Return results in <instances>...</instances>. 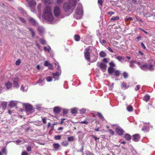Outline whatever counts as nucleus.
Segmentation results:
<instances>
[{
    "mask_svg": "<svg viewBox=\"0 0 155 155\" xmlns=\"http://www.w3.org/2000/svg\"><path fill=\"white\" fill-rule=\"evenodd\" d=\"M114 71V68L109 67L108 69V72L109 74H111Z\"/></svg>",
    "mask_w": 155,
    "mask_h": 155,
    "instance_id": "nucleus-24",
    "label": "nucleus"
},
{
    "mask_svg": "<svg viewBox=\"0 0 155 155\" xmlns=\"http://www.w3.org/2000/svg\"><path fill=\"white\" fill-rule=\"evenodd\" d=\"M97 65L98 67L100 68L102 71L104 72L105 71L107 67L106 64L103 63L97 62Z\"/></svg>",
    "mask_w": 155,
    "mask_h": 155,
    "instance_id": "nucleus-6",
    "label": "nucleus"
},
{
    "mask_svg": "<svg viewBox=\"0 0 155 155\" xmlns=\"http://www.w3.org/2000/svg\"><path fill=\"white\" fill-rule=\"evenodd\" d=\"M97 116L99 117V118L102 121H104L105 120V119L104 117L102 115L99 113H97Z\"/></svg>",
    "mask_w": 155,
    "mask_h": 155,
    "instance_id": "nucleus-32",
    "label": "nucleus"
},
{
    "mask_svg": "<svg viewBox=\"0 0 155 155\" xmlns=\"http://www.w3.org/2000/svg\"><path fill=\"white\" fill-rule=\"evenodd\" d=\"M71 113L72 114H74L76 113L77 112V108H74L71 109Z\"/></svg>",
    "mask_w": 155,
    "mask_h": 155,
    "instance_id": "nucleus-40",
    "label": "nucleus"
},
{
    "mask_svg": "<svg viewBox=\"0 0 155 155\" xmlns=\"http://www.w3.org/2000/svg\"><path fill=\"white\" fill-rule=\"evenodd\" d=\"M61 72L59 71L53 73V78L55 79L54 81L58 79V77L61 75Z\"/></svg>",
    "mask_w": 155,
    "mask_h": 155,
    "instance_id": "nucleus-15",
    "label": "nucleus"
},
{
    "mask_svg": "<svg viewBox=\"0 0 155 155\" xmlns=\"http://www.w3.org/2000/svg\"><path fill=\"white\" fill-rule=\"evenodd\" d=\"M1 105L2 106H3L5 108L7 106V103L5 102H3Z\"/></svg>",
    "mask_w": 155,
    "mask_h": 155,
    "instance_id": "nucleus-51",
    "label": "nucleus"
},
{
    "mask_svg": "<svg viewBox=\"0 0 155 155\" xmlns=\"http://www.w3.org/2000/svg\"><path fill=\"white\" fill-rule=\"evenodd\" d=\"M136 64L139 66L140 68L142 70L144 71H147L148 64L146 63L137 62Z\"/></svg>",
    "mask_w": 155,
    "mask_h": 155,
    "instance_id": "nucleus-5",
    "label": "nucleus"
},
{
    "mask_svg": "<svg viewBox=\"0 0 155 155\" xmlns=\"http://www.w3.org/2000/svg\"><path fill=\"white\" fill-rule=\"evenodd\" d=\"M5 86L8 89H9L12 87V84L11 83L8 81L5 84Z\"/></svg>",
    "mask_w": 155,
    "mask_h": 155,
    "instance_id": "nucleus-22",
    "label": "nucleus"
},
{
    "mask_svg": "<svg viewBox=\"0 0 155 155\" xmlns=\"http://www.w3.org/2000/svg\"><path fill=\"white\" fill-rule=\"evenodd\" d=\"M29 22L33 25H35L38 24L37 21L33 18L30 17L29 19Z\"/></svg>",
    "mask_w": 155,
    "mask_h": 155,
    "instance_id": "nucleus-14",
    "label": "nucleus"
},
{
    "mask_svg": "<svg viewBox=\"0 0 155 155\" xmlns=\"http://www.w3.org/2000/svg\"><path fill=\"white\" fill-rule=\"evenodd\" d=\"M54 13L55 16H59L61 13V10L59 7L57 6L54 7Z\"/></svg>",
    "mask_w": 155,
    "mask_h": 155,
    "instance_id": "nucleus-7",
    "label": "nucleus"
},
{
    "mask_svg": "<svg viewBox=\"0 0 155 155\" xmlns=\"http://www.w3.org/2000/svg\"><path fill=\"white\" fill-rule=\"evenodd\" d=\"M124 138L125 139L127 140H130L131 139V136L128 134H126L124 135Z\"/></svg>",
    "mask_w": 155,
    "mask_h": 155,
    "instance_id": "nucleus-25",
    "label": "nucleus"
},
{
    "mask_svg": "<svg viewBox=\"0 0 155 155\" xmlns=\"http://www.w3.org/2000/svg\"><path fill=\"white\" fill-rule=\"evenodd\" d=\"M24 106L26 110L28 111H30L32 110V106L29 104H25Z\"/></svg>",
    "mask_w": 155,
    "mask_h": 155,
    "instance_id": "nucleus-11",
    "label": "nucleus"
},
{
    "mask_svg": "<svg viewBox=\"0 0 155 155\" xmlns=\"http://www.w3.org/2000/svg\"><path fill=\"white\" fill-rule=\"evenodd\" d=\"M89 50V48H86L84 50V54L85 59L87 61L91 62V63H93L96 61L97 59V57H95L94 60L92 61L90 60V53Z\"/></svg>",
    "mask_w": 155,
    "mask_h": 155,
    "instance_id": "nucleus-4",
    "label": "nucleus"
},
{
    "mask_svg": "<svg viewBox=\"0 0 155 155\" xmlns=\"http://www.w3.org/2000/svg\"><path fill=\"white\" fill-rule=\"evenodd\" d=\"M13 84L14 87L18 88L19 87V85L18 83V78L17 77L14 78Z\"/></svg>",
    "mask_w": 155,
    "mask_h": 155,
    "instance_id": "nucleus-10",
    "label": "nucleus"
},
{
    "mask_svg": "<svg viewBox=\"0 0 155 155\" xmlns=\"http://www.w3.org/2000/svg\"><path fill=\"white\" fill-rule=\"evenodd\" d=\"M121 86L123 88H126V85L124 83H122L121 84Z\"/></svg>",
    "mask_w": 155,
    "mask_h": 155,
    "instance_id": "nucleus-59",
    "label": "nucleus"
},
{
    "mask_svg": "<svg viewBox=\"0 0 155 155\" xmlns=\"http://www.w3.org/2000/svg\"><path fill=\"white\" fill-rule=\"evenodd\" d=\"M53 146L55 150H58L60 147L59 144L58 143L54 144Z\"/></svg>",
    "mask_w": 155,
    "mask_h": 155,
    "instance_id": "nucleus-31",
    "label": "nucleus"
},
{
    "mask_svg": "<svg viewBox=\"0 0 155 155\" xmlns=\"http://www.w3.org/2000/svg\"><path fill=\"white\" fill-rule=\"evenodd\" d=\"M63 0H57V3L58 4H59L63 2Z\"/></svg>",
    "mask_w": 155,
    "mask_h": 155,
    "instance_id": "nucleus-53",
    "label": "nucleus"
},
{
    "mask_svg": "<svg viewBox=\"0 0 155 155\" xmlns=\"http://www.w3.org/2000/svg\"><path fill=\"white\" fill-rule=\"evenodd\" d=\"M107 49H108V50L110 52H114V51H113L112 50V49L110 47H108L107 48Z\"/></svg>",
    "mask_w": 155,
    "mask_h": 155,
    "instance_id": "nucleus-63",
    "label": "nucleus"
},
{
    "mask_svg": "<svg viewBox=\"0 0 155 155\" xmlns=\"http://www.w3.org/2000/svg\"><path fill=\"white\" fill-rule=\"evenodd\" d=\"M19 20L22 23H25L26 22L25 20L22 17H18Z\"/></svg>",
    "mask_w": 155,
    "mask_h": 155,
    "instance_id": "nucleus-44",
    "label": "nucleus"
},
{
    "mask_svg": "<svg viewBox=\"0 0 155 155\" xmlns=\"http://www.w3.org/2000/svg\"><path fill=\"white\" fill-rule=\"evenodd\" d=\"M99 40L100 42L103 45H104L106 43V41L104 40H101V39L100 38Z\"/></svg>",
    "mask_w": 155,
    "mask_h": 155,
    "instance_id": "nucleus-42",
    "label": "nucleus"
},
{
    "mask_svg": "<svg viewBox=\"0 0 155 155\" xmlns=\"http://www.w3.org/2000/svg\"><path fill=\"white\" fill-rule=\"evenodd\" d=\"M38 84H39V85L40 86H43L45 84V83L44 82V81L40 79L38 81L36 82L35 84L36 85Z\"/></svg>",
    "mask_w": 155,
    "mask_h": 155,
    "instance_id": "nucleus-17",
    "label": "nucleus"
},
{
    "mask_svg": "<svg viewBox=\"0 0 155 155\" xmlns=\"http://www.w3.org/2000/svg\"><path fill=\"white\" fill-rule=\"evenodd\" d=\"M141 46L142 48L143 49H145V48H146V47H145V46L143 44V43H141Z\"/></svg>",
    "mask_w": 155,
    "mask_h": 155,
    "instance_id": "nucleus-64",
    "label": "nucleus"
},
{
    "mask_svg": "<svg viewBox=\"0 0 155 155\" xmlns=\"http://www.w3.org/2000/svg\"><path fill=\"white\" fill-rule=\"evenodd\" d=\"M110 66V67H111L114 68L115 66V64L114 63L113 61H111L109 64Z\"/></svg>",
    "mask_w": 155,
    "mask_h": 155,
    "instance_id": "nucleus-38",
    "label": "nucleus"
},
{
    "mask_svg": "<svg viewBox=\"0 0 155 155\" xmlns=\"http://www.w3.org/2000/svg\"><path fill=\"white\" fill-rule=\"evenodd\" d=\"M46 80L48 82H50L52 81V78L50 77H48L46 78Z\"/></svg>",
    "mask_w": 155,
    "mask_h": 155,
    "instance_id": "nucleus-52",
    "label": "nucleus"
},
{
    "mask_svg": "<svg viewBox=\"0 0 155 155\" xmlns=\"http://www.w3.org/2000/svg\"><path fill=\"white\" fill-rule=\"evenodd\" d=\"M150 99V96L148 95H146L144 96L143 100L146 102H147Z\"/></svg>",
    "mask_w": 155,
    "mask_h": 155,
    "instance_id": "nucleus-28",
    "label": "nucleus"
},
{
    "mask_svg": "<svg viewBox=\"0 0 155 155\" xmlns=\"http://www.w3.org/2000/svg\"><path fill=\"white\" fill-rule=\"evenodd\" d=\"M60 109L58 107H55L54 109V112L58 113L60 112Z\"/></svg>",
    "mask_w": 155,
    "mask_h": 155,
    "instance_id": "nucleus-26",
    "label": "nucleus"
},
{
    "mask_svg": "<svg viewBox=\"0 0 155 155\" xmlns=\"http://www.w3.org/2000/svg\"><path fill=\"white\" fill-rule=\"evenodd\" d=\"M99 55L101 57L104 58L106 56L107 54L104 51H101L100 52Z\"/></svg>",
    "mask_w": 155,
    "mask_h": 155,
    "instance_id": "nucleus-23",
    "label": "nucleus"
},
{
    "mask_svg": "<svg viewBox=\"0 0 155 155\" xmlns=\"http://www.w3.org/2000/svg\"><path fill=\"white\" fill-rule=\"evenodd\" d=\"M98 3L99 5H100L101 6H102L103 3V1L102 0H98Z\"/></svg>",
    "mask_w": 155,
    "mask_h": 155,
    "instance_id": "nucleus-48",
    "label": "nucleus"
},
{
    "mask_svg": "<svg viewBox=\"0 0 155 155\" xmlns=\"http://www.w3.org/2000/svg\"><path fill=\"white\" fill-rule=\"evenodd\" d=\"M68 110L67 109H63V114H66L68 113Z\"/></svg>",
    "mask_w": 155,
    "mask_h": 155,
    "instance_id": "nucleus-54",
    "label": "nucleus"
},
{
    "mask_svg": "<svg viewBox=\"0 0 155 155\" xmlns=\"http://www.w3.org/2000/svg\"><path fill=\"white\" fill-rule=\"evenodd\" d=\"M115 130L117 134L120 135H122L124 132L123 129L120 127H117Z\"/></svg>",
    "mask_w": 155,
    "mask_h": 155,
    "instance_id": "nucleus-12",
    "label": "nucleus"
},
{
    "mask_svg": "<svg viewBox=\"0 0 155 155\" xmlns=\"http://www.w3.org/2000/svg\"><path fill=\"white\" fill-rule=\"evenodd\" d=\"M21 63V61L20 60H18L17 61L15 62V64L17 65H19Z\"/></svg>",
    "mask_w": 155,
    "mask_h": 155,
    "instance_id": "nucleus-56",
    "label": "nucleus"
},
{
    "mask_svg": "<svg viewBox=\"0 0 155 155\" xmlns=\"http://www.w3.org/2000/svg\"><path fill=\"white\" fill-rule=\"evenodd\" d=\"M147 70L153 71L154 70V66L153 65L151 64H148Z\"/></svg>",
    "mask_w": 155,
    "mask_h": 155,
    "instance_id": "nucleus-20",
    "label": "nucleus"
},
{
    "mask_svg": "<svg viewBox=\"0 0 155 155\" xmlns=\"http://www.w3.org/2000/svg\"><path fill=\"white\" fill-rule=\"evenodd\" d=\"M132 20V18L131 17L127 18V17H126L125 19V20L126 21H130Z\"/></svg>",
    "mask_w": 155,
    "mask_h": 155,
    "instance_id": "nucleus-55",
    "label": "nucleus"
},
{
    "mask_svg": "<svg viewBox=\"0 0 155 155\" xmlns=\"http://www.w3.org/2000/svg\"><path fill=\"white\" fill-rule=\"evenodd\" d=\"M54 139L55 140H60L61 138V136L60 135L55 136L54 137Z\"/></svg>",
    "mask_w": 155,
    "mask_h": 155,
    "instance_id": "nucleus-47",
    "label": "nucleus"
},
{
    "mask_svg": "<svg viewBox=\"0 0 155 155\" xmlns=\"http://www.w3.org/2000/svg\"><path fill=\"white\" fill-rule=\"evenodd\" d=\"M127 111L130 112L132 111L133 110L132 107L130 105L127 106Z\"/></svg>",
    "mask_w": 155,
    "mask_h": 155,
    "instance_id": "nucleus-30",
    "label": "nucleus"
},
{
    "mask_svg": "<svg viewBox=\"0 0 155 155\" xmlns=\"http://www.w3.org/2000/svg\"><path fill=\"white\" fill-rule=\"evenodd\" d=\"M38 28L37 30L38 31L39 34L41 36H42L44 34L45 32L44 28L42 26L38 25Z\"/></svg>",
    "mask_w": 155,
    "mask_h": 155,
    "instance_id": "nucleus-9",
    "label": "nucleus"
},
{
    "mask_svg": "<svg viewBox=\"0 0 155 155\" xmlns=\"http://www.w3.org/2000/svg\"><path fill=\"white\" fill-rule=\"evenodd\" d=\"M123 74L124 77V78H128V74L127 72H123Z\"/></svg>",
    "mask_w": 155,
    "mask_h": 155,
    "instance_id": "nucleus-45",
    "label": "nucleus"
},
{
    "mask_svg": "<svg viewBox=\"0 0 155 155\" xmlns=\"http://www.w3.org/2000/svg\"><path fill=\"white\" fill-rule=\"evenodd\" d=\"M39 40L40 42L42 44L44 45L46 44V41L44 39L40 38Z\"/></svg>",
    "mask_w": 155,
    "mask_h": 155,
    "instance_id": "nucleus-39",
    "label": "nucleus"
},
{
    "mask_svg": "<svg viewBox=\"0 0 155 155\" xmlns=\"http://www.w3.org/2000/svg\"><path fill=\"white\" fill-rule=\"evenodd\" d=\"M28 29L29 31L31 32L32 37H34L35 35V33L34 31V29L31 28H28Z\"/></svg>",
    "mask_w": 155,
    "mask_h": 155,
    "instance_id": "nucleus-21",
    "label": "nucleus"
},
{
    "mask_svg": "<svg viewBox=\"0 0 155 155\" xmlns=\"http://www.w3.org/2000/svg\"><path fill=\"white\" fill-rule=\"evenodd\" d=\"M6 149L5 148H3L2 151L0 152V155H6Z\"/></svg>",
    "mask_w": 155,
    "mask_h": 155,
    "instance_id": "nucleus-27",
    "label": "nucleus"
},
{
    "mask_svg": "<svg viewBox=\"0 0 155 155\" xmlns=\"http://www.w3.org/2000/svg\"><path fill=\"white\" fill-rule=\"evenodd\" d=\"M16 143H17L18 144H21L23 143V142L20 140H17L15 141Z\"/></svg>",
    "mask_w": 155,
    "mask_h": 155,
    "instance_id": "nucleus-46",
    "label": "nucleus"
},
{
    "mask_svg": "<svg viewBox=\"0 0 155 155\" xmlns=\"http://www.w3.org/2000/svg\"><path fill=\"white\" fill-rule=\"evenodd\" d=\"M48 67L49 69H51L53 68V66L52 64H50L49 65V66H48Z\"/></svg>",
    "mask_w": 155,
    "mask_h": 155,
    "instance_id": "nucleus-61",
    "label": "nucleus"
},
{
    "mask_svg": "<svg viewBox=\"0 0 155 155\" xmlns=\"http://www.w3.org/2000/svg\"><path fill=\"white\" fill-rule=\"evenodd\" d=\"M109 132L110 134L112 135H113L114 134V131L111 129H110L109 130Z\"/></svg>",
    "mask_w": 155,
    "mask_h": 155,
    "instance_id": "nucleus-58",
    "label": "nucleus"
},
{
    "mask_svg": "<svg viewBox=\"0 0 155 155\" xmlns=\"http://www.w3.org/2000/svg\"><path fill=\"white\" fill-rule=\"evenodd\" d=\"M119 19V18L118 16H113L110 19V20L111 21H115L118 20Z\"/></svg>",
    "mask_w": 155,
    "mask_h": 155,
    "instance_id": "nucleus-36",
    "label": "nucleus"
},
{
    "mask_svg": "<svg viewBox=\"0 0 155 155\" xmlns=\"http://www.w3.org/2000/svg\"><path fill=\"white\" fill-rule=\"evenodd\" d=\"M78 0H69V3H65L64 5L65 10L67 12L71 9L73 11L76 2Z\"/></svg>",
    "mask_w": 155,
    "mask_h": 155,
    "instance_id": "nucleus-2",
    "label": "nucleus"
},
{
    "mask_svg": "<svg viewBox=\"0 0 155 155\" xmlns=\"http://www.w3.org/2000/svg\"><path fill=\"white\" fill-rule=\"evenodd\" d=\"M28 87L26 85L24 86L22 85L21 86L20 89L23 92H26L28 89Z\"/></svg>",
    "mask_w": 155,
    "mask_h": 155,
    "instance_id": "nucleus-18",
    "label": "nucleus"
},
{
    "mask_svg": "<svg viewBox=\"0 0 155 155\" xmlns=\"http://www.w3.org/2000/svg\"><path fill=\"white\" fill-rule=\"evenodd\" d=\"M133 140L135 142L138 141L140 139V136L138 134H135L133 135Z\"/></svg>",
    "mask_w": 155,
    "mask_h": 155,
    "instance_id": "nucleus-16",
    "label": "nucleus"
},
{
    "mask_svg": "<svg viewBox=\"0 0 155 155\" xmlns=\"http://www.w3.org/2000/svg\"><path fill=\"white\" fill-rule=\"evenodd\" d=\"M114 75L117 77H118L119 76L120 71L119 70L114 71Z\"/></svg>",
    "mask_w": 155,
    "mask_h": 155,
    "instance_id": "nucleus-35",
    "label": "nucleus"
},
{
    "mask_svg": "<svg viewBox=\"0 0 155 155\" xmlns=\"http://www.w3.org/2000/svg\"><path fill=\"white\" fill-rule=\"evenodd\" d=\"M17 102V101H12L10 103L9 106L11 107H15L16 106Z\"/></svg>",
    "mask_w": 155,
    "mask_h": 155,
    "instance_id": "nucleus-19",
    "label": "nucleus"
},
{
    "mask_svg": "<svg viewBox=\"0 0 155 155\" xmlns=\"http://www.w3.org/2000/svg\"><path fill=\"white\" fill-rule=\"evenodd\" d=\"M80 113L81 114H84L86 112V110L84 108H82L80 110Z\"/></svg>",
    "mask_w": 155,
    "mask_h": 155,
    "instance_id": "nucleus-43",
    "label": "nucleus"
},
{
    "mask_svg": "<svg viewBox=\"0 0 155 155\" xmlns=\"http://www.w3.org/2000/svg\"><path fill=\"white\" fill-rule=\"evenodd\" d=\"M27 150L29 152L31 150V147L30 146H28L26 148Z\"/></svg>",
    "mask_w": 155,
    "mask_h": 155,
    "instance_id": "nucleus-57",
    "label": "nucleus"
},
{
    "mask_svg": "<svg viewBox=\"0 0 155 155\" xmlns=\"http://www.w3.org/2000/svg\"><path fill=\"white\" fill-rule=\"evenodd\" d=\"M74 39L75 41H79L80 40V37L78 35H75L74 36Z\"/></svg>",
    "mask_w": 155,
    "mask_h": 155,
    "instance_id": "nucleus-33",
    "label": "nucleus"
},
{
    "mask_svg": "<svg viewBox=\"0 0 155 155\" xmlns=\"http://www.w3.org/2000/svg\"><path fill=\"white\" fill-rule=\"evenodd\" d=\"M107 14L110 16H111L114 14V12H107Z\"/></svg>",
    "mask_w": 155,
    "mask_h": 155,
    "instance_id": "nucleus-62",
    "label": "nucleus"
},
{
    "mask_svg": "<svg viewBox=\"0 0 155 155\" xmlns=\"http://www.w3.org/2000/svg\"><path fill=\"white\" fill-rule=\"evenodd\" d=\"M44 49L45 51H47L48 52H49L51 50V48L49 46H48L47 47L45 46Z\"/></svg>",
    "mask_w": 155,
    "mask_h": 155,
    "instance_id": "nucleus-29",
    "label": "nucleus"
},
{
    "mask_svg": "<svg viewBox=\"0 0 155 155\" xmlns=\"http://www.w3.org/2000/svg\"><path fill=\"white\" fill-rule=\"evenodd\" d=\"M130 67L132 68H134L135 67V66L133 64L131 63H130Z\"/></svg>",
    "mask_w": 155,
    "mask_h": 155,
    "instance_id": "nucleus-60",
    "label": "nucleus"
},
{
    "mask_svg": "<svg viewBox=\"0 0 155 155\" xmlns=\"http://www.w3.org/2000/svg\"><path fill=\"white\" fill-rule=\"evenodd\" d=\"M50 64V63H49L48 61H46L45 62L44 65L45 66L48 67Z\"/></svg>",
    "mask_w": 155,
    "mask_h": 155,
    "instance_id": "nucleus-50",
    "label": "nucleus"
},
{
    "mask_svg": "<svg viewBox=\"0 0 155 155\" xmlns=\"http://www.w3.org/2000/svg\"><path fill=\"white\" fill-rule=\"evenodd\" d=\"M83 15V11L82 5L79 3L75 11V13L74 15V18L77 19H79L82 18Z\"/></svg>",
    "mask_w": 155,
    "mask_h": 155,
    "instance_id": "nucleus-3",
    "label": "nucleus"
},
{
    "mask_svg": "<svg viewBox=\"0 0 155 155\" xmlns=\"http://www.w3.org/2000/svg\"><path fill=\"white\" fill-rule=\"evenodd\" d=\"M149 127L148 126V127L147 126H144L142 129V130L146 132H148L149 131L148 128Z\"/></svg>",
    "mask_w": 155,
    "mask_h": 155,
    "instance_id": "nucleus-37",
    "label": "nucleus"
},
{
    "mask_svg": "<svg viewBox=\"0 0 155 155\" xmlns=\"http://www.w3.org/2000/svg\"><path fill=\"white\" fill-rule=\"evenodd\" d=\"M140 87V85H137L136 86V87L134 88V90L136 91H138V90H139Z\"/></svg>",
    "mask_w": 155,
    "mask_h": 155,
    "instance_id": "nucleus-49",
    "label": "nucleus"
},
{
    "mask_svg": "<svg viewBox=\"0 0 155 155\" xmlns=\"http://www.w3.org/2000/svg\"><path fill=\"white\" fill-rule=\"evenodd\" d=\"M116 56V59L118 61L121 63H124L127 61V60L124 57L121 56H117L115 55Z\"/></svg>",
    "mask_w": 155,
    "mask_h": 155,
    "instance_id": "nucleus-8",
    "label": "nucleus"
},
{
    "mask_svg": "<svg viewBox=\"0 0 155 155\" xmlns=\"http://www.w3.org/2000/svg\"><path fill=\"white\" fill-rule=\"evenodd\" d=\"M68 141H73L74 140V138L73 136L69 137L68 138Z\"/></svg>",
    "mask_w": 155,
    "mask_h": 155,
    "instance_id": "nucleus-41",
    "label": "nucleus"
},
{
    "mask_svg": "<svg viewBox=\"0 0 155 155\" xmlns=\"http://www.w3.org/2000/svg\"><path fill=\"white\" fill-rule=\"evenodd\" d=\"M42 15L46 20L51 24L57 23L59 21V19L56 20L54 19L51 9L49 7H46L45 8Z\"/></svg>",
    "mask_w": 155,
    "mask_h": 155,
    "instance_id": "nucleus-1",
    "label": "nucleus"
},
{
    "mask_svg": "<svg viewBox=\"0 0 155 155\" xmlns=\"http://www.w3.org/2000/svg\"><path fill=\"white\" fill-rule=\"evenodd\" d=\"M36 2L35 0H32L29 3L28 5L31 8H33L36 6Z\"/></svg>",
    "mask_w": 155,
    "mask_h": 155,
    "instance_id": "nucleus-13",
    "label": "nucleus"
},
{
    "mask_svg": "<svg viewBox=\"0 0 155 155\" xmlns=\"http://www.w3.org/2000/svg\"><path fill=\"white\" fill-rule=\"evenodd\" d=\"M69 144V143L67 140L64 141L61 144L62 146L64 147L67 146Z\"/></svg>",
    "mask_w": 155,
    "mask_h": 155,
    "instance_id": "nucleus-34",
    "label": "nucleus"
}]
</instances>
